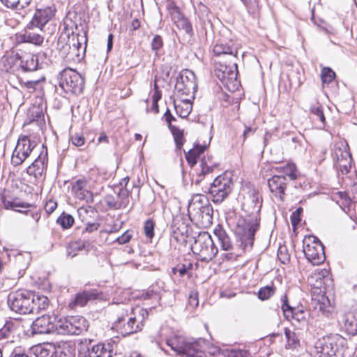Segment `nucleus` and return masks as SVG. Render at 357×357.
Returning a JSON list of instances; mask_svg holds the SVG:
<instances>
[{"instance_id":"a19ab883","label":"nucleus","mask_w":357,"mask_h":357,"mask_svg":"<svg viewBox=\"0 0 357 357\" xmlns=\"http://www.w3.org/2000/svg\"><path fill=\"white\" fill-rule=\"evenodd\" d=\"M56 48L63 56H66L70 54V46H68V42L67 40L65 29L59 37Z\"/></svg>"},{"instance_id":"f257e3e1","label":"nucleus","mask_w":357,"mask_h":357,"mask_svg":"<svg viewBox=\"0 0 357 357\" xmlns=\"http://www.w3.org/2000/svg\"><path fill=\"white\" fill-rule=\"evenodd\" d=\"M261 205L259 192L255 189L250 190L243 205L250 214L245 218H239L235 229V233L244 248H252L253 245L255 233L259 228Z\"/></svg>"},{"instance_id":"58836bf2","label":"nucleus","mask_w":357,"mask_h":357,"mask_svg":"<svg viewBox=\"0 0 357 357\" xmlns=\"http://www.w3.org/2000/svg\"><path fill=\"white\" fill-rule=\"evenodd\" d=\"M310 112L314 121L320 123V128H324L326 124V118L324 114L323 106L318 102L312 104L310 107Z\"/></svg>"},{"instance_id":"ea45409f","label":"nucleus","mask_w":357,"mask_h":357,"mask_svg":"<svg viewBox=\"0 0 357 357\" xmlns=\"http://www.w3.org/2000/svg\"><path fill=\"white\" fill-rule=\"evenodd\" d=\"M174 108L176 110V114L181 117V118H186L191 112L192 111V104L190 100L188 99H183L182 101L176 104L174 102Z\"/></svg>"},{"instance_id":"f8f14e48","label":"nucleus","mask_w":357,"mask_h":357,"mask_svg":"<svg viewBox=\"0 0 357 357\" xmlns=\"http://www.w3.org/2000/svg\"><path fill=\"white\" fill-rule=\"evenodd\" d=\"M115 328L120 334L126 336L137 332L140 329L137 324L136 317L129 314L128 309H123L117 315L116 321L113 324Z\"/></svg>"},{"instance_id":"0eeeda50","label":"nucleus","mask_w":357,"mask_h":357,"mask_svg":"<svg viewBox=\"0 0 357 357\" xmlns=\"http://www.w3.org/2000/svg\"><path fill=\"white\" fill-rule=\"evenodd\" d=\"M75 348L69 342H60L57 345L47 343L36 346L34 354L36 357H75Z\"/></svg>"},{"instance_id":"864d4df0","label":"nucleus","mask_w":357,"mask_h":357,"mask_svg":"<svg viewBox=\"0 0 357 357\" xmlns=\"http://www.w3.org/2000/svg\"><path fill=\"white\" fill-rule=\"evenodd\" d=\"M335 77V73L331 68L324 67L321 70V78L324 84L331 83Z\"/></svg>"},{"instance_id":"e2e57ef3","label":"nucleus","mask_w":357,"mask_h":357,"mask_svg":"<svg viewBox=\"0 0 357 357\" xmlns=\"http://www.w3.org/2000/svg\"><path fill=\"white\" fill-rule=\"evenodd\" d=\"M82 248L80 246V242H73L69 245L67 248V253L68 255L74 257L77 255V252L82 251Z\"/></svg>"},{"instance_id":"412c9836","label":"nucleus","mask_w":357,"mask_h":357,"mask_svg":"<svg viewBox=\"0 0 357 357\" xmlns=\"http://www.w3.org/2000/svg\"><path fill=\"white\" fill-rule=\"evenodd\" d=\"M213 51L217 56H227L229 60L238 59V45L231 40L229 41L225 40H218L213 46Z\"/></svg>"},{"instance_id":"a18cd8bd","label":"nucleus","mask_w":357,"mask_h":357,"mask_svg":"<svg viewBox=\"0 0 357 357\" xmlns=\"http://www.w3.org/2000/svg\"><path fill=\"white\" fill-rule=\"evenodd\" d=\"M174 23L179 29L183 30L190 37L193 36L192 26L188 18L183 16L174 22Z\"/></svg>"},{"instance_id":"aec40b11","label":"nucleus","mask_w":357,"mask_h":357,"mask_svg":"<svg viewBox=\"0 0 357 357\" xmlns=\"http://www.w3.org/2000/svg\"><path fill=\"white\" fill-rule=\"evenodd\" d=\"M129 196V190L126 188H121L116 195H106L104 201L109 208L117 210L126 208L130 202Z\"/></svg>"},{"instance_id":"0e129e2a","label":"nucleus","mask_w":357,"mask_h":357,"mask_svg":"<svg viewBox=\"0 0 357 357\" xmlns=\"http://www.w3.org/2000/svg\"><path fill=\"white\" fill-rule=\"evenodd\" d=\"M302 213L303 208L301 207H299L291 215V223L294 227H296L301 222V215Z\"/></svg>"},{"instance_id":"4be33fe9","label":"nucleus","mask_w":357,"mask_h":357,"mask_svg":"<svg viewBox=\"0 0 357 357\" xmlns=\"http://www.w3.org/2000/svg\"><path fill=\"white\" fill-rule=\"evenodd\" d=\"M47 151L41 152L33 162L27 167L26 173L38 179L44 176L47 167Z\"/></svg>"},{"instance_id":"20e7f679","label":"nucleus","mask_w":357,"mask_h":357,"mask_svg":"<svg viewBox=\"0 0 357 357\" xmlns=\"http://www.w3.org/2000/svg\"><path fill=\"white\" fill-rule=\"evenodd\" d=\"M347 340L339 335L328 337L316 346L319 357H343Z\"/></svg>"},{"instance_id":"4c0bfd02","label":"nucleus","mask_w":357,"mask_h":357,"mask_svg":"<svg viewBox=\"0 0 357 357\" xmlns=\"http://www.w3.org/2000/svg\"><path fill=\"white\" fill-rule=\"evenodd\" d=\"M217 166L218 163L211 155L204 156L200 162L201 171L199 173V177H204L205 175L211 173Z\"/></svg>"},{"instance_id":"2eb2a0df","label":"nucleus","mask_w":357,"mask_h":357,"mask_svg":"<svg viewBox=\"0 0 357 357\" xmlns=\"http://www.w3.org/2000/svg\"><path fill=\"white\" fill-rule=\"evenodd\" d=\"M31 328L32 334H46L50 333L54 330H59L56 317L44 314L33 321Z\"/></svg>"},{"instance_id":"4d7b16f0","label":"nucleus","mask_w":357,"mask_h":357,"mask_svg":"<svg viewBox=\"0 0 357 357\" xmlns=\"http://www.w3.org/2000/svg\"><path fill=\"white\" fill-rule=\"evenodd\" d=\"M278 258L282 264H288L290 260V255L286 247H280L278 251Z\"/></svg>"},{"instance_id":"5fc2aeb1","label":"nucleus","mask_w":357,"mask_h":357,"mask_svg":"<svg viewBox=\"0 0 357 357\" xmlns=\"http://www.w3.org/2000/svg\"><path fill=\"white\" fill-rule=\"evenodd\" d=\"M86 33L84 32L83 35L81 36V38L79 40H77V43H75V49H72L70 52L73 54H75L76 56H79V54L78 53L79 49H83L84 52H85L86 48Z\"/></svg>"},{"instance_id":"f704fd0d","label":"nucleus","mask_w":357,"mask_h":357,"mask_svg":"<svg viewBox=\"0 0 357 357\" xmlns=\"http://www.w3.org/2000/svg\"><path fill=\"white\" fill-rule=\"evenodd\" d=\"M3 70L6 72L15 73L20 69V56L18 54L3 56L1 59Z\"/></svg>"},{"instance_id":"423d86ee","label":"nucleus","mask_w":357,"mask_h":357,"mask_svg":"<svg viewBox=\"0 0 357 357\" xmlns=\"http://www.w3.org/2000/svg\"><path fill=\"white\" fill-rule=\"evenodd\" d=\"M34 292L24 291L11 293L8 297V304L10 309L19 314L33 313V302Z\"/></svg>"},{"instance_id":"e433bc0d","label":"nucleus","mask_w":357,"mask_h":357,"mask_svg":"<svg viewBox=\"0 0 357 357\" xmlns=\"http://www.w3.org/2000/svg\"><path fill=\"white\" fill-rule=\"evenodd\" d=\"M207 146L200 145L199 144H195L192 149H190L188 151L185 152V155L188 165L190 167H193L197 163V158L201 153H204Z\"/></svg>"},{"instance_id":"6e6552de","label":"nucleus","mask_w":357,"mask_h":357,"mask_svg":"<svg viewBox=\"0 0 357 357\" xmlns=\"http://www.w3.org/2000/svg\"><path fill=\"white\" fill-rule=\"evenodd\" d=\"M303 252L306 259L312 266H319L326 259L324 245L314 236L305 237Z\"/></svg>"},{"instance_id":"4468645a","label":"nucleus","mask_w":357,"mask_h":357,"mask_svg":"<svg viewBox=\"0 0 357 357\" xmlns=\"http://www.w3.org/2000/svg\"><path fill=\"white\" fill-rule=\"evenodd\" d=\"M282 310L285 318L291 320L292 324L298 328H302L307 326V317L309 314L303 310H298L291 307L288 303V298L286 295L282 298Z\"/></svg>"},{"instance_id":"473e14b6","label":"nucleus","mask_w":357,"mask_h":357,"mask_svg":"<svg viewBox=\"0 0 357 357\" xmlns=\"http://www.w3.org/2000/svg\"><path fill=\"white\" fill-rule=\"evenodd\" d=\"M38 66V59L31 54H24L20 56V68L24 72H29L37 70Z\"/></svg>"},{"instance_id":"c9c22d12","label":"nucleus","mask_w":357,"mask_h":357,"mask_svg":"<svg viewBox=\"0 0 357 357\" xmlns=\"http://www.w3.org/2000/svg\"><path fill=\"white\" fill-rule=\"evenodd\" d=\"M188 338L179 335H174L166 340V344L178 354L183 355Z\"/></svg>"},{"instance_id":"5701e85b","label":"nucleus","mask_w":357,"mask_h":357,"mask_svg":"<svg viewBox=\"0 0 357 357\" xmlns=\"http://www.w3.org/2000/svg\"><path fill=\"white\" fill-rule=\"evenodd\" d=\"M96 299H104V295L96 289L84 290L76 294L73 300L69 303V307L75 309L77 307H83L88 301Z\"/></svg>"},{"instance_id":"f03ea898","label":"nucleus","mask_w":357,"mask_h":357,"mask_svg":"<svg viewBox=\"0 0 357 357\" xmlns=\"http://www.w3.org/2000/svg\"><path fill=\"white\" fill-rule=\"evenodd\" d=\"M59 86L66 92L79 95L84 88V78L76 70L67 68L57 76Z\"/></svg>"},{"instance_id":"ddd939ff","label":"nucleus","mask_w":357,"mask_h":357,"mask_svg":"<svg viewBox=\"0 0 357 357\" xmlns=\"http://www.w3.org/2000/svg\"><path fill=\"white\" fill-rule=\"evenodd\" d=\"M174 89L181 95L193 97L197 89L195 73L189 70L182 71L176 78Z\"/></svg>"},{"instance_id":"a211bd4d","label":"nucleus","mask_w":357,"mask_h":357,"mask_svg":"<svg viewBox=\"0 0 357 357\" xmlns=\"http://www.w3.org/2000/svg\"><path fill=\"white\" fill-rule=\"evenodd\" d=\"M331 269L317 270L308 277V282L312 286L311 294L326 293V285L331 280Z\"/></svg>"},{"instance_id":"dca6fc26","label":"nucleus","mask_w":357,"mask_h":357,"mask_svg":"<svg viewBox=\"0 0 357 357\" xmlns=\"http://www.w3.org/2000/svg\"><path fill=\"white\" fill-rule=\"evenodd\" d=\"M91 341L89 343H82L78 350V357H112V349L107 348L102 344H91ZM108 347H110L108 344Z\"/></svg>"},{"instance_id":"9d476101","label":"nucleus","mask_w":357,"mask_h":357,"mask_svg":"<svg viewBox=\"0 0 357 357\" xmlns=\"http://www.w3.org/2000/svg\"><path fill=\"white\" fill-rule=\"evenodd\" d=\"M36 146V142L29 137L26 135L20 137L13 152L11 164L15 167L22 165L34 151Z\"/></svg>"},{"instance_id":"a878e982","label":"nucleus","mask_w":357,"mask_h":357,"mask_svg":"<svg viewBox=\"0 0 357 357\" xmlns=\"http://www.w3.org/2000/svg\"><path fill=\"white\" fill-rule=\"evenodd\" d=\"M288 181L282 176L274 175L268 180V185L271 192L281 201H284L285 190Z\"/></svg>"},{"instance_id":"393cba45","label":"nucleus","mask_w":357,"mask_h":357,"mask_svg":"<svg viewBox=\"0 0 357 357\" xmlns=\"http://www.w3.org/2000/svg\"><path fill=\"white\" fill-rule=\"evenodd\" d=\"M70 15V14H68L63 22L66 33L67 36V40L68 42V46H70V52L72 50V49H75V43H77V40L80 39L82 36L79 34V26L77 23L72 20Z\"/></svg>"},{"instance_id":"bf43d9fd","label":"nucleus","mask_w":357,"mask_h":357,"mask_svg":"<svg viewBox=\"0 0 357 357\" xmlns=\"http://www.w3.org/2000/svg\"><path fill=\"white\" fill-rule=\"evenodd\" d=\"M274 294V290L273 288L266 286L265 287L261 288L258 291V298L264 301L268 299L273 294Z\"/></svg>"},{"instance_id":"2f4dec72","label":"nucleus","mask_w":357,"mask_h":357,"mask_svg":"<svg viewBox=\"0 0 357 357\" xmlns=\"http://www.w3.org/2000/svg\"><path fill=\"white\" fill-rule=\"evenodd\" d=\"M1 204L6 209L14 210L20 213H24L21 210H17L16 208H29L31 204L21 202L17 197H7L1 196Z\"/></svg>"},{"instance_id":"3c124183","label":"nucleus","mask_w":357,"mask_h":357,"mask_svg":"<svg viewBox=\"0 0 357 357\" xmlns=\"http://www.w3.org/2000/svg\"><path fill=\"white\" fill-rule=\"evenodd\" d=\"M15 330V323L13 321H6L3 326L0 324V340L7 337L9 334Z\"/></svg>"},{"instance_id":"7c9ffc66","label":"nucleus","mask_w":357,"mask_h":357,"mask_svg":"<svg viewBox=\"0 0 357 357\" xmlns=\"http://www.w3.org/2000/svg\"><path fill=\"white\" fill-rule=\"evenodd\" d=\"M79 218L85 224L94 220H98L100 215L98 211L93 206H82L77 209Z\"/></svg>"},{"instance_id":"c756f323","label":"nucleus","mask_w":357,"mask_h":357,"mask_svg":"<svg viewBox=\"0 0 357 357\" xmlns=\"http://www.w3.org/2000/svg\"><path fill=\"white\" fill-rule=\"evenodd\" d=\"M213 210L211 204L208 202L207 205H204L198 213L197 218H192V220L196 221L202 226L207 227L213 222Z\"/></svg>"},{"instance_id":"052dcab7","label":"nucleus","mask_w":357,"mask_h":357,"mask_svg":"<svg viewBox=\"0 0 357 357\" xmlns=\"http://www.w3.org/2000/svg\"><path fill=\"white\" fill-rule=\"evenodd\" d=\"M344 153L350 152L347 151L345 148L342 149L340 147H335L333 153L334 165L338 163V160H342V159H344Z\"/></svg>"},{"instance_id":"49530a36","label":"nucleus","mask_w":357,"mask_h":357,"mask_svg":"<svg viewBox=\"0 0 357 357\" xmlns=\"http://www.w3.org/2000/svg\"><path fill=\"white\" fill-rule=\"evenodd\" d=\"M284 335L287 338V345L289 348H296L300 346V340L298 335L294 331L289 330L287 328H284Z\"/></svg>"},{"instance_id":"c03bdc74","label":"nucleus","mask_w":357,"mask_h":357,"mask_svg":"<svg viewBox=\"0 0 357 357\" xmlns=\"http://www.w3.org/2000/svg\"><path fill=\"white\" fill-rule=\"evenodd\" d=\"M1 2L8 8L24 9L27 7L31 0H0Z\"/></svg>"},{"instance_id":"9b49d317","label":"nucleus","mask_w":357,"mask_h":357,"mask_svg":"<svg viewBox=\"0 0 357 357\" xmlns=\"http://www.w3.org/2000/svg\"><path fill=\"white\" fill-rule=\"evenodd\" d=\"M60 333L67 335H79L87 331L88 321L82 316H71L58 321Z\"/></svg>"},{"instance_id":"bb28decb","label":"nucleus","mask_w":357,"mask_h":357,"mask_svg":"<svg viewBox=\"0 0 357 357\" xmlns=\"http://www.w3.org/2000/svg\"><path fill=\"white\" fill-rule=\"evenodd\" d=\"M346 332L351 335H357V303H354L343 317Z\"/></svg>"},{"instance_id":"13d9d810","label":"nucleus","mask_w":357,"mask_h":357,"mask_svg":"<svg viewBox=\"0 0 357 357\" xmlns=\"http://www.w3.org/2000/svg\"><path fill=\"white\" fill-rule=\"evenodd\" d=\"M77 198L81 200H84L87 203H93V193L87 190H82L81 192H77L76 195H75Z\"/></svg>"},{"instance_id":"338daca9","label":"nucleus","mask_w":357,"mask_h":357,"mask_svg":"<svg viewBox=\"0 0 357 357\" xmlns=\"http://www.w3.org/2000/svg\"><path fill=\"white\" fill-rule=\"evenodd\" d=\"M169 11L174 22H176L177 20L183 17L179 8L175 5H170L169 7Z\"/></svg>"},{"instance_id":"680f3d73","label":"nucleus","mask_w":357,"mask_h":357,"mask_svg":"<svg viewBox=\"0 0 357 357\" xmlns=\"http://www.w3.org/2000/svg\"><path fill=\"white\" fill-rule=\"evenodd\" d=\"M163 40L160 35H155L151 41V49L156 53L162 47Z\"/></svg>"},{"instance_id":"37998d69","label":"nucleus","mask_w":357,"mask_h":357,"mask_svg":"<svg viewBox=\"0 0 357 357\" xmlns=\"http://www.w3.org/2000/svg\"><path fill=\"white\" fill-rule=\"evenodd\" d=\"M49 305V299L43 295H38L34 293V301L33 302V311L45 310Z\"/></svg>"},{"instance_id":"cd10ccee","label":"nucleus","mask_w":357,"mask_h":357,"mask_svg":"<svg viewBox=\"0 0 357 357\" xmlns=\"http://www.w3.org/2000/svg\"><path fill=\"white\" fill-rule=\"evenodd\" d=\"M208 202V199L205 195L200 194L194 195L189 202L188 208L190 219L192 218L199 217L198 213H199L202 208H203L204 205H207Z\"/></svg>"},{"instance_id":"b1692460","label":"nucleus","mask_w":357,"mask_h":357,"mask_svg":"<svg viewBox=\"0 0 357 357\" xmlns=\"http://www.w3.org/2000/svg\"><path fill=\"white\" fill-rule=\"evenodd\" d=\"M311 305L322 315L329 317L333 307L331 305L330 300L326 296V293L312 294Z\"/></svg>"},{"instance_id":"8fccbe9b","label":"nucleus","mask_w":357,"mask_h":357,"mask_svg":"<svg viewBox=\"0 0 357 357\" xmlns=\"http://www.w3.org/2000/svg\"><path fill=\"white\" fill-rule=\"evenodd\" d=\"M174 136L176 146L178 149H181L184 144L183 132L177 127H172L169 129Z\"/></svg>"},{"instance_id":"6ab92c4d","label":"nucleus","mask_w":357,"mask_h":357,"mask_svg":"<svg viewBox=\"0 0 357 357\" xmlns=\"http://www.w3.org/2000/svg\"><path fill=\"white\" fill-rule=\"evenodd\" d=\"M208 342L203 338H188L183 355L189 357H206Z\"/></svg>"},{"instance_id":"72a5a7b5","label":"nucleus","mask_w":357,"mask_h":357,"mask_svg":"<svg viewBox=\"0 0 357 357\" xmlns=\"http://www.w3.org/2000/svg\"><path fill=\"white\" fill-rule=\"evenodd\" d=\"M275 170L279 173V176H282L288 182L296 180L298 175L296 167L293 163H288L285 166L276 167Z\"/></svg>"},{"instance_id":"7ed1b4c3","label":"nucleus","mask_w":357,"mask_h":357,"mask_svg":"<svg viewBox=\"0 0 357 357\" xmlns=\"http://www.w3.org/2000/svg\"><path fill=\"white\" fill-rule=\"evenodd\" d=\"M236 61L229 60L225 63L220 62L215 69V76L229 91H235L239 86Z\"/></svg>"},{"instance_id":"69168bd1","label":"nucleus","mask_w":357,"mask_h":357,"mask_svg":"<svg viewBox=\"0 0 357 357\" xmlns=\"http://www.w3.org/2000/svg\"><path fill=\"white\" fill-rule=\"evenodd\" d=\"M100 227V224L98 220H94L91 222L86 223V227L82 231V233L88 232L92 233L95 231H97Z\"/></svg>"},{"instance_id":"de8ad7c7","label":"nucleus","mask_w":357,"mask_h":357,"mask_svg":"<svg viewBox=\"0 0 357 357\" xmlns=\"http://www.w3.org/2000/svg\"><path fill=\"white\" fill-rule=\"evenodd\" d=\"M56 222L61 226L63 229H66L70 228L73 225L74 218L71 215L63 212L58 218Z\"/></svg>"},{"instance_id":"f3484780","label":"nucleus","mask_w":357,"mask_h":357,"mask_svg":"<svg viewBox=\"0 0 357 357\" xmlns=\"http://www.w3.org/2000/svg\"><path fill=\"white\" fill-rule=\"evenodd\" d=\"M56 8L54 6H47L44 8H37L29 22V27H36L40 32H44L43 28L54 16Z\"/></svg>"},{"instance_id":"39448f33","label":"nucleus","mask_w":357,"mask_h":357,"mask_svg":"<svg viewBox=\"0 0 357 357\" xmlns=\"http://www.w3.org/2000/svg\"><path fill=\"white\" fill-rule=\"evenodd\" d=\"M191 250L203 261L211 259L218 252L211 235L206 231L200 232L195 238L194 243L191 245Z\"/></svg>"},{"instance_id":"1a4fd4ad","label":"nucleus","mask_w":357,"mask_h":357,"mask_svg":"<svg viewBox=\"0 0 357 357\" xmlns=\"http://www.w3.org/2000/svg\"><path fill=\"white\" fill-rule=\"evenodd\" d=\"M231 178L226 174L217 176L208 189L212 201L215 204L222 203L232 190Z\"/></svg>"},{"instance_id":"79ce46f5","label":"nucleus","mask_w":357,"mask_h":357,"mask_svg":"<svg viewBox=\"0 0 357 357\" xmlns=\"http://www.w3.org/2000/svg\"><path fill=\"white\" fill-rule=\"evenodd\" d=\"M351 155L350 153H344V159L338 160V163L335 164L334 166L340 171L342 174H347L351 167Z\"/></svg>"},{"instance_id":"6e6d98bb","label":"nucleus","mask_w":357,"mask_h":357,"mask_svg":"<svg viewBox=\"0 0 357 357\" xmlns=\"http://www.w3.org/2000/svg\"><path fill=\"white\" fill-rule=\"evenodd\" d=\"M155 223L153 220L148 219L144 222V231L145 236L151 239L154 236Z\"/></svg>"},{"instance_id":"c85d7f7f","label":"nucleus","mask_w":357,"mask_h":357,"mask_svg":"<svg viewBox=\"0 0 357 357\" xmlns=\"http://www.w3.org/2000/svg\"><path fill=\"white\" fill-rule=\"evenodd\" d=\"M43 32H40L36 27H29L27 24L24 33L20 36V39L24 43H29L40 46L44 41Z\"/></svg>"},{"instance_id":"774afa93","label":"nucleus","mask_w":357,"mask_h":357,"mask_svg":"<svg viewBox=\"0 0 357 357\" xmlns=\"http://www.w3.org/2000/svg\"><path fill=\"white\" fill-rule=\"evenodd\" d=\"M72 144L75 146H81L84 144L85 139L82 134L75 133L70 138Z\"/></svg>"},{"instance_id":"09e8293b","label":"nucleus","mask_w":357,"mask_h":357,"mask_svg":"<svg viewBox=\"0 0 357 357\" xmlns=\"http://www.w3.org/2000/svg\"><path fill=\"white\" fill-rule=\"evenodd\" d=\"M160 289L161 287L158 286V283L152 284L147 290L142 294L141 298L144 300L151 299L153 297L158 298L160 292Z\"/></svg>"},{"instance_id":"603ef678","label":"nucleus","mask_w":357,"mask_h":357,"mask_svg":"<svg viewBox=\"0 0 357 357\" xmlns=\"http://www.w3.org/2000/svg\"><path fill=\"white\" fill-rule=\"evenodd\" d=\"M218 240L220 243L221 247L225 250H229L231 248L232 244L229 237L224 231H220L216 234Z\"/></svg>"}]
</instances>
